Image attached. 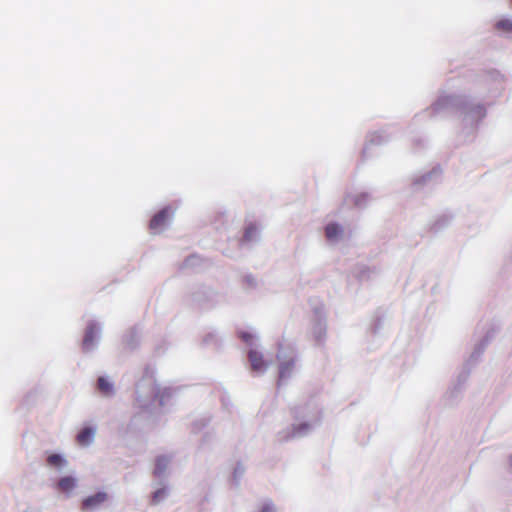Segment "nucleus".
Wrapping results in <instances>:
<instances>
[{
    "instance_id": "f257e3e1",
    "label": "nucleus",
    "mask_w": 512,
    "mask_h": 512,
    "mask_svg": "<svg viewBox=\"0 0 512 512\" xmlns=\"http://www.w3.org/2000/svg\"><path fill=\"white\" fill-rule=\"evenodd\" d=\"M169 216H170L169 208H164V209L160 210L150 220L149 229L154 233L160 231L166 225Z\"/></svg>"
},
{
    "instance_id": "f03ea898",
    "label": "nucleus",
    "mask_w": 512,
    "mask_h": 512,
    "mask_svg": "<svg viewBox=\"0 0 512 512\" xmlns=\"http://www.w3.org/2000/svg\"><path fill=\"white\" fill-rule=\"evenodd\" d=\"M108 499L105 492H98L92 496L85 498L82 502L83 511H91L102 505Z\"/></svg>"
},
{
    "instance_id": "7ed1b4c3",
    "label": "nucleus",
    "mask_w": 512,
    "mask_h": 512,
    "mask_svg": "<svg viewBox=\"0 0 512 512\" xmlns=\"http://www.w3.org/2000/svg\"><path fill=\"white\" fill-rule=\"evenodd\" d=\"M295 367V359L290 358L286 361L280 363L279 366V379L278 384L280 385L282 381L289 378Z\"/></svg>"
},
{
    "instance_id": "20e7f679",
    "label": "nucleus",
    "mask_w": 512,
    "mask_h": 512,
    "mask_svg": "<svg viewBox=\"0 0 512 512\" xmlns=\"http://www.w3.org/2000/svg\"><path fill=\"white\" fill-rule=\"evenodd\" d=\"M310 430L308 423H301L299 425H293L289 430L286 431L283 436L284 439L294 438L306 434Z\"/></svg>"
},
{
    "instance_id": "39448f33",
    "label": "nucleus",
    "mask_w": 512,
    "mask_h": 512,
    "mask_svg": "<svg viewBox=\"0 0 512 512\" xmlns=\"http://www.w3.org/2000/svg\"><path fill=\"white\" fill-rule=\"evenodd\" d=\"M248 358L251 363V368L254 371H260L265 367L263 356L257 350H250L248 353Z\"/></svg>"
},
{
    "instance_id": "423d86ee",
    "label": "nucleus",
    "mask_w": 512,
    "mask_h": 512,
    "mask_svg": "<svg viewBox=\"0 0 512 512\" xmlns=\"http://www.w3.org/2000/svg\"><path fill=\"white\" fill-rule=\"evenodd\" d=\"M95 434V430L91 427L83 428L77 435L76 440L79 445L86 446L88 445Z\"/></svg>"
},
{
    "instance_id": "0eeeda50",
    "label": "nucleus",
    "mask_w": 512,
    "mask_h": 512,
    "mask_svg": "<svg viewBox=\"0 0 512 512\" xmlns=\"http://www.w3.org/2000/svg\"><path fill=\"white\" fill-rule=\"evenodd\" d=\"M342 232V227L336 223H330L325 227V236L329 241L337 240Z\"/></svg>"
},
{
    "instance_id": "6e6552de",
    "label": "nucleus",
    "mask_w": 512,
    "mask_h": 512,
    "mask_svg": "<svg viewBox=\"0 0 512 512\" xmlns=\"http://www.w3.org/2000/svg\"><path fill=\"white\" fill-rule=\"evenodd\" d=\"M76 486V480L71 476H66L61 478L57 483V488L61 492L69 493L71 492Z\"/></svg>"
},
{
    "instance_id": "1a4fd4ad",
    "label": "nucleus",
    "mask_w": 512,
    "mask_h": 512,
    "mask_svg": "<svg viewBox=\"0 0 512 512\" xmlns=\"http://www.w3.org/2000/svg\"><path fill=\"white\" fill-rule=\"evenodd\" d=\"M96 337V327L91 325L87 328L84 339H83V347L85 349H90L93 345L94 339Z\"/></svg>"
},
{
    "instance_id": "9d476101",
    "label": "nucleus",
    "mask_w": 512,
    "mask_h": 512,
    "mask_svg": "<svg viewBox=\"0 0 512 512\" xmlns=\"http://www.w3.org/2000/svg\"><path fill=\"white\" fill-rule=\"evenodd\" d=\"M98 390L104 395H111L113 393L112 384L104 377H100L97 381Z\"/></svg>"
},
{
    "instance_id": "9b49d317",
    "label": "nucleus",
    "mask_w": 512,
    "mask_h": 512,
    "mask_svg": "<svg viewBox=\"0 0 512 512\" xmlns=\"http://www.w3.org/2000/svg\"><path fill=\"white\" fill-rule=\"evenodd\" d=\"M169 461H170V459L167 456H159V457H157L156 463H155L154 474L155 475H161L165 471V469L167 468V466L169 464Z\"/></svg>"
},
{
    "instance_id": "f8f14e48",
    "label": "nucleus",
    "mask_w": 512,
    "mask_h": 512,
    "mask_svg": "<svg viewBox=\"0 0 512 512\" xmlns=\"http://www.w3.org/2000/svg\"><path fill=\"white\" fill-rule=\"evenodd\" d=\"M495 29L497 31L512 34V20L510 19H501L495 23Z\"/></svg>"
},
{
    "instance_id": "ddd939ff",
    "label": "nucleus",
    "mask_w": 512,
    "mask_h": 512,
    "mask_svg": "<svg viewBox=\"0 0 512 512\" xmlns=\"http://www.w3.org/2000/svg\"><path fill=\"white\" fill-rule=\"evenodd\" d=\"M47 463L53 467H62L65 465L66 461L59 454H51L47 458Z\"/></svg>"
},
{
    "instance_id": "4468645a",
    "label": "nucleus",
    "mask_w": 512,
    "mask_h": 512,
    "mask_svg": "<svg viewBox=\"0 0 512 512\" xmlns=\"http://www.w3.org/2000/svg\"><path fill=\"white\" fill-rule=\"evenodd\" d=\"M166 495V490L165 489H158L154 495H153V501L155 503L159 502L162 498H164Z\"/></svg>"
},
{
    "instance_id": "2eb2a0df",
    "label": "nucleus",
    "mask_w": 512,
    "mask_h": 512,
    "mask_svg": "<svg viewBox=\"0 0 512 512\" xmlns=\"http://www.w3.org/2000/svg\"><path fill=\"white\" fill-rule=\"evenodd\" d=\"M255 233H256V228L255 227H248L246 229V231H245L244 239L245 240H250Z\"/></svg>"
},
{
    "instance_id": "dca6fc26",
    "label": "nucleus",
    "mask_w": 512,
    "mask_h": 512,
    "mask_svg": "<svg viewBox=\"0 0 512 512\" xmlns=\"http://www.w3.org/2000/svg\"><path fill=\"white\" fill-rule=\"evenodd\" d=\"M242 338L244 341L248 342L249 340L252 339V336L250 334L244 333L242 334Z\"/></svg>"
},
{
    "instance_id": "f3484780",
    "label": "nucleus",
    "mask_w": 512,
    "mask_h": 512,
    "mask_svg": "<svg viewBox=\"0 0 512 512\" xmlns=\"http://www.w3.org/2000/svg\"><path fill=\"white\" fill-rule=\"evenodd\" d=\"M261 512H273L272 509L270 507H264Z\"/></svg>"
}]
</instances>
